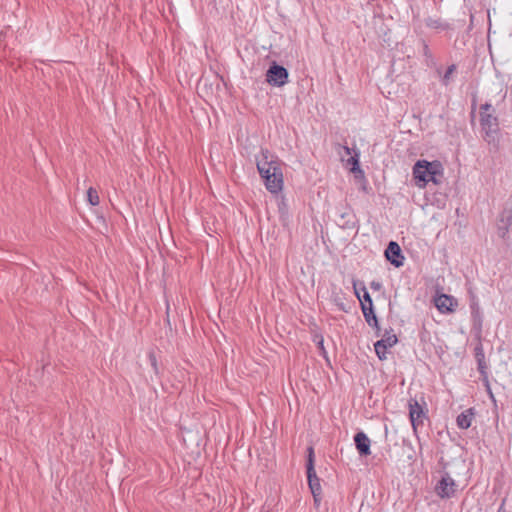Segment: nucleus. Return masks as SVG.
<instances>
[{
	"label": "nucleus",
	"instance_id": "obj_9",
	"mask_svg": "<svg viewBox=\"0 0 512 512\" xmlns=\"http://www.w3.org/2000/svg\"><path fill=\"white\" fill-rule=\"evenodd\" d=\"M397 342V337L394 334H385L383 338L374 344L375 352L380 360L386 359V351Z\"/></svg>",
	"mask_w": 512,
	"mask_h": 512
},
{
	"label": "nucleus",
	"instance_id": "obj_5",
	"mask_svg": "<svg viewBox=\"0 0 512 512\" xmlns=\"http://www.w3.org/2000/svg\"><path fill=\"white\" fill-rule=\"evenodd\" d=\"M256 165L261 176L270 173V171L280 169L279 162L273 159L268 150L264 149L261 150L260 156L256 157Z\"/></svg>",
	"mask_w": 512,
	"mask_h": 512
},
{
	"label": "nucleus",
	"instance_id": "obj_15",
	"mask_svg": "<svg viewBox=\"0 0 512 512\" xmlns=\"http://www.w3.org/2000/svg\"><path fill=\"white\" fill-rule=\"evenodd\" d=\"M408 405H409V418H410L411 426H412L413 431L416 433V425H417V422H416V401H414L413 399H410Z\"/></svg>",
	"mask_w": 512,
	"mask_h": 512
},
{
	"label": "nucleus",
	"instance_id": "obj_19",
	"mask_svg": "<svg viewBox=\"0 0 512 512\" xmlns=\"http://www.w3.org/2000/svg\"><path fill=\"white\" fill-rule=\"evenodd\" d=\"M455 71V65H451L450 67H448L446 73L444 74L443 76V81L445 84L448 83L451 75L453 74V72Z\"/></svg>",
	"mask_w": 512,
	"mask_h": 512
},
{
	"label": "nucleus",
	"instance_id": "obj_25",
	"mask_svg": "<svg viewBox=\"0 0 512 512\" xmlns=\"http://www.w3.org/2000/svg\"><path fill=\"white\" fill-rule=\"evenodd\" d=\"M476 356H477V359H482L483 360V353L481 351V348H477V353H476Z\"/></svg>",
	"mask_w": 512,
	"mask_h": 512
},
{
	"label": "nucleus",
	"instance_id": "obj_8",
	"mask_svg": "<svg viewBox=\"0 0 512 512\" xmlns=\"http://www.w3.org/2000/svg\"><path fill=\"white\" fill-rule=\"evenodd\" d=\"M386 259L395 267L403 265L404 256L400 246L395 241H390L385 250Z\"/></svg>",
	"mask_w": 512,
	"mask_h": 512
},
{
	"label": "nucleus",
	"instance_id": "obj_16",
	"mask_svg": "<svg viewBox=\"0 0 512 512\" xmlns=\"http://www.w3.org/2000/svg\"><path fill=\"white\" fill-rule=\"evenodd\" d=\"M362 291H363V298L360 297L358 291L355 289V293L361 302V306L365 303V306L373 307L372 298H371L369 292L367 291V289L365 287H363Z\"/></svg>",
	"mask_w": 512,
	"mask_h": 512
},
{
	"label": "nucleus",
	"instance_id": "obj_23",
	"mask_svg": "<svg viewBox=\"0 0 512 512\" xmlns=\"http://www.w3.org/2000/svg\"><path fill=\"white\" fill-rule=\"evenodd\" d=\"M478 363H479V370L481 371L482 374L485 373V365L483 363V360L482 359H478Z\"/></svg>",
	"mask_w": 512,
	"mask_h": 512
},
{
	"label": "nucleus",
	"instance_id": "obj_27",
	"mask_svg": "<svg viewBox=\"0 0 512 512\" xmlns=\"http://www.w3.org/2000/svg\"><path fill=\"white\" fill-rule=\"evenodd\" d=\"M318 346H319V348H320V349H324V347H323V340H321V341L318 343Z\"/></svg>",
	"mask_w": 512,
	"mask_h": 512
},
{
	"label": "nucleus",
	"instance_id": "obj_24",
	"mask_svg": "<svg viewBox=\"0 0 512 512\" xmlns=\"http://www.w3.org/2000/svg\"><path fill=\"white\" fill-rule=\"evenodd\" d=\"M422 416L424 417V412L422 410V408L420 407V405L418 404V414H417V417H418V422L420 421V419L422 418Z\"/></svg>",
	"mask_w": 512,
	"mask_h": 512
},
{
	"label": "nucleus",
	"instance_id": "obj_11",
	"mask_svg": "<svg viewBox=\"0 0 512 512\" xmlns=\"http://www.w3.org/2000/svg\"><path fill=\"white\" fill-rule=\"evenodd\" d=\"M355 446L361 456L370 455V439L364 432H358L354 436Z\"/></svg>",
	"mask_w": 512,
	"mask_h": 512
},
{
	"label": "nucleus",
	"instance_id": "obj_14",
	"mask_svg": "<svg viewBox=\"0 0 512 512\" xmlns=\"http://www.w3.org/2000/svg\"><path fill=\"white\" fill-rule=\"evenodd\" d=\"M472 409H468L465 412L461 413L457 417V425L461 429H467L471 426L472 418H473Z\"/></svg>",
	"mask_w": 512,
	"mask_h": 512
},
{
	"label": "nucleus",
	"instance_id": "obj_26",
	"mask_svg": "<svg viewBox=\"0 0 512 512\" xmlns=\"http://www.w3.org/2000/svg\"><path fill=\"white\" fill-rule=\"evenodd\" d=\"M372 287L375 288V289H379L380 288V284L379 283H375L373 282L372 284Z\"/></svg>",
	"mask_w": 512,
	"mask_h": 512
},
{
	"label": "nucleus",
	"instance_id": "obj_18",
	"mask_svg": "<svg viewBox=\"0 0 512 512\" xmlns=\"http://www.w3.org/2000/svg\"><path fill=\"white\" fill-rule=\"evenodd\" d=\"M423 55L426 57V64L429 66V65H432L433 64V59L431 57V53H430V50L427 46V44L424 42L423 43Z\"/></svg>",
	"mask_w": 512,
	"mask_h": 512
},
{
	"label": "nucleus",
	"instance_id": "obj_4",
	"mask_svg": "<svg viewBox=\"0 0 512 512\" xmlns=\"http://www.w3.org/2000/svg\"><path fill=\"white\" fill-rule=\"evenodd\" d=\"M288 70L276 62H273L266 73L267 82L273 86L281 87L288 81Z\"/></svg>",
	"mask_w": 512,
	"mask_h": 512
},
{
	"label": "nucleus",
	"instance_id": "obj_29",
	"mask_svg": "<svg viewBox=\"0 0 512 512\" xmlns=\"http://www.w3.org/2000/svg\"><path fill=\"white\" fill-rule=\"evenodd\" d=\"M499 512H501V509L499 510Z\"/></svg>",
	"mask_w": 512,
	"mask_h": 512
},
{
	"label": "nucleus",
	"instance_id": "obj_2",
	"mask_svg": "<svg viewBox=\"0 0 512 512\" xmlns=\"http://www.w3.org/2000/svg\"><path fill=\"white\" fill-rule=\"evenodd\" d=\"M492 105L485 103L480 107V125L483 139L489 144H496L499 139V123L494 113L489 112Z\"/></svg>",
	"mask_w": 512,
	"mask_h": 512
},
{
	"label": "nucleus",
	"instance_id": "obj_13",
	"mask_svg": "<svg viewBox=\"0 0 512 512\" xmlns=\"http://www.w3.org/2000/svg\"><path fill=\"white\" fill-rule=\"evenodd\" d=\"M362 312L366 322L373 328L377 330V336L380 335V327L378 325L377 317L374 313L373 307L365 306V303L362 305Z\"/></svg>",
	"mask_w": 512,
	"mask_h": 512
},
{
	"label": "nucleus",
	"instance_id": "obj_3",
	"mask_svg": "<svg viewBox=\"0 0 512 512\" xmlns=\"http://www.w3.org/2000/svg\"><path fill=\"white\" fill-rule=\"evenodd\" d=\"M307 479L309 488L313 494L314 500L317 502L318 497L321 495L320 479L316 475L314 468V449L312 446L307 449Z\"/></svg>",
	"mask_w": 512,
	"mask_h": 512
},
{
	"label": "nucleus",
	"instance_id": "obj_1",
	"mask_svg": "<svg viewBox=\"0 0 512 512\" xmlns=\"http://www.w3.org/2000/svg\"><path fill=\"white\" fill-rule=\"evenodd\" d=\"M444 169L441 162L418 160V188L432 183L434 186L443 182Z\"/></svg>",
	"mask_w": 512,
	"mask_h": 512
},
{
	"label": "nucleus",
	"instance_id": "obj_10",
	"mask_svg": "<svg viewBox=\"0 0 512 512\" xmlns=\"http://www.w3.org/2000/svg\"><path fill=\"white\" fill-rule=\"evenodd\" d=\"M455 487L454 480L449 475H445L436 486V492L442 498H449L455 493Z\"/></svg>",
	"mask_w": 512,
	"mask_h": 512
},
{
	"label": "nucleus",
	"instance_id": "obj_17",
	"mask_svg": "<svg viewBox=\"0 0 512 512\" xmlns=\"http://www.w3.org/2000/svg\"><path fill=\"white\" fill-rule=\"evenodd\" d=\"M87 200L92 206H96L99 204L98 192L93 187H90L87 190Z\"/></svg>",
	"mask_w": 512,
	"mask_h": 512
},
{
	"label": "nucleus",
	"instance_id": "obj_20",
	"mask_svg": "<svg viewBox=\"0 0 512 512\" xmlns=\"http://www.w3.org/2000/svg\"><path fill=\"white\" fill-rule=\"evenodd\" d=\"M149 359H150V362H151V365L154 369V371L157 373L158 372V368H157V361H156V357L153 353H150L149 354Z\"/></svg>",
	"mask_w": 512,
	"mask_h": 512
},
{
	"label": "nucleus",
	"instance_id": "obj_28",
	"mask_svg": "<svg viewBox=\"0 0 512 512\" xmlns=\"http://www.w3.org/2000/svg\"><path fill=\"white\" fill-rule=\"evenodd\" d=\"M346 216H349V214H347V213H342V214H341V218H342V219H344Z\"/></svg>",
	"mask_w": 512,
	"mask_h": 512
},
{
	"label": "nucleus",
	"instance_id": "obj_12",
	"mask_svg": "<svg viewBox=\"0 0 512 512\" xmlns=\"http://www.w3.org/2000/svg\"><path fill=\"white\" fill-rule=\"evenodd\" d=\"M341 149L344 151V154L339 152L342 160H344L345 156H349L347 159V164L351 165V172L353 173H362L360 166H359V154L355 153L354 155H351V149L348 146H341Z\"/></svg>",
	"mask_w": 512,
	"mask_h": 512
},
{
	"label": "nucleus",
	"instance_id": "obj_21",
	"mask_svg": "<svg viewBox=\"0 0 512 512\" xmlns=\"http://www.w3.org/2000/svg\"><path fill=\"white\" fill-rule=\"evenodd\" d=\"M484 381H485V386L487 388V392H488L490 398L495 402V398H494V395H493L492 390L490 388V384H489L487 376L484 377Z\"/></svg>",
	"mask_w": 512,
	"mask_h": 512
},
{
	"label": "nucleus",
	"instance_id": "obj_6",
	"mask_svg": "<svg viewBox=\"0 0 512 512\" xmlns=\"http://www.w3.org/2000/svg\"><path fill=\"white\" fill-rule=\"evenodd\" d=\"M265 186L271 193H278L283 187V173L281 168L276 171H270L263 176Z\"/></svg>",
	"mask_w": 512,
	"mask_h": 512
},
{
	"label": "nucleus",
	"instance_id": "obj_7",
	"mask_svg": "<svg viewBox=\"0 0 512 512\" xmlns=\"http://www.w3.org/2000/svg\"><path fill=\"white\" fill-rule=\"evenodd\" d=\"M434 304L441 313H453L458 307L457 299L447 294H438L434 298Z\"/></svg>",
	"mask_w": 512,
	"mask_h": 512
},
{
	"label": "nucleus",
	"instance_id": "obj_22",
	"mask_svg": "<svg viewBox=\"0 0 512 512\" xmlns=\"http://www.w3.org/2000/svg\"><path fill=\"white\" fill-rule=\"evenodd\" d=\"M411 181H416V163H414L411 167Z\"/></svg>",
	"mask_w": 512,
	"mask_h": 512
}]
</instances>
